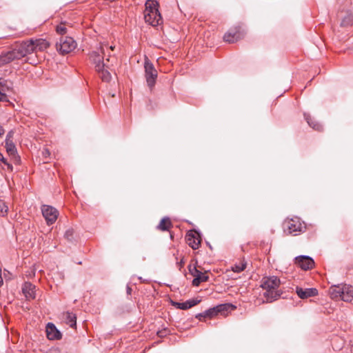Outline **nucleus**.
Returning <instances> with one entry per match:
<instances>
[{"mask_svg": "<svg viewBox=\"0 0 353 353\" xmlns=\"http://www.w3.org/2000/svg\"><path fill=\"white\" fill-rule=\"evenodd\" d=\"M56 30L57 32L61 35H64L67 33V29L63 23H61L60 25L57 26Z\"/></svg>", "mask_w": 353, "mask_h": 353, "instance_id": "obj_29", "label": "nucleus"}, {"mask_svg": "<svg viewBox=\"0 0 353 353\" xmlns=\"http://www.w3.org/2000/svg\"><path fill=\"white\" fill-rule=\"evenodd\" d=\"M144 69L147 83L150 88H152L156 83L158 74L154 65L148 57L145 58Z\"/></svg>", "mask_w": 353, "mask_h": 353, "instance_id": "obj_7", "label": "nucleus"}, {"mask_svg": "<svg viewBox=\"0 0 353 353\" xmlns=\"http://www.w3.org/2000/svg\"><path fill=\"white\" fill-rule=\"evenodd\" d=\"M56 46L57 51L61 54H65L77 48V42L70 37H61Z\"/></svg>", "mask_w": 353, "mask_h": 353, "instance_id": "obj_6", "label": "nucleus"}, {"mask_svg": "<svg viewBox=\"0 0 353 353\" xmlns=\"http://www.w3.org/2000/svg\"><path fill=\"white\" fill-rule=\"evenodd\" d=\"M245 34L244 29L241 27L236 28L234 30H230L223 36L225 41L232 43L242 39Z\"/></svg>", "mask_w": 353, "mask_h": 353, "instance_id": "obj_10", "label": "nucleus"}, {"mask_svg": "<svg viewBox=\"0 0 353 353\" xmlns=\"http://www.w3.org/2000/svg\"><path fill=\"white\" fill-rule=\"evenodd\" d=\"M114 48H115V46H110V49L112 50H113L114 49Z\"/></svg>", "mask_w": 353, "mask_h": 353, "instance_id": "obj_39", "label": "nucleus"}, {"mask_svg": "<svg viewBox=\"0 0 353 353\" xmlns=\"http://www.w3.org/2000/svg\"><path fill=\"white\" fill-rule=\"evenodd\" d=\"M353 23V16L352 14L346 15L341 21V26L342 27H347L352 26Z\"/></svg>", "mask_w": 353, "mask_h": 353, "instance_id": "obj_26", "label": "nucleus"}, {"mask_svg": "<svg viewBox=\"0 0 353 353\" xmlns=\"http://www.w3.org/2000/svg\"><path fill=\"white\" fill-rule=\"evenodd\" d=\"M246 266L247 263L244 260H241L239 263H236L232 267V270L234 272L239 273L243 271L246 268Z\"/></svg>", "mask_w": 353, "mask_h": 353, "instance_id": "obj_25", "label": "nucleus"}, {"mask_svg": "<svg viewBox=\"0 0 353 353\" xmlns=\"http://www.w3.org/2000/svg\"><path fill=\"white\" fill-rule=\"evenodd\" d=\"M5 147L7 152L9 155L15 156L17 154V149L15 145L12 142V140H6L5 141Z\"/></svg>", "mask_w": 353, "mask_h": 353, "instance_id": "obj_23", "label": "nucleus"}, {"mask_svg": "<svg viewBox=\"0 0 353 353\" xmlns=\"http://www.w3.org/2000/svg\"><path fill=\"white\" fill-rule=\"evenodd\" d=\"M158 7L159 3L156 0H147L145 3L144 19L152 26H157L162 23Z\"/></svg>", "mask_w": 353, "mask_h": 353, "instance_id": "obj_2", "label": "nucleus"}, {"mask_svg": "<svg viewBox=\"0 0 353 353\" xmlns=\"http://www.w3.org/2000/svg\"><path fill=\"white\" fill-rule=\"evenodd\" d=\"M65 237L69 240L72 241L73 239V230H68L65 233Z\"/></svg>", "mask_w": 353, "mask_h": 353, "instance_id": "obj_30", "label": "nucleus"}, {"mask_svg": "<svg viewBox=\"0 0 353 353\" xmlns=\"http://www.w3.org/2000/svg\"><path fill=\"white\" fill-rule=\"evenodd\" d=\"M110 55H108V57L105 59V61L106 62H109L110 61Z\"/></svg>", "mask_w": 353, "mask_h": 353, "instance_id": "obj_40", "label": "nucleus"}, {"mask_svg": "<svg viewBox=\"0 0 353 353\" xmlns=\"http://www.w3.org/2000/svg\"><path fill=\"white\" fill-rule=\"evenodd\" d=\"M13 134L14 132L12 131H10L8 134H7V136H6V140H11V138L13 136Z\"/></svg>", "mask_w": 353, "mask_h": 353, "instance_id": "obj_31", "label": "nucleus"}, {"mask_svg": "<svg viewBox=\"0 0 353 353\" xmlns=\"http://www.w3.org/2000/svg\"><path fill=\"white\" fill-rule=\"evenodd\" d=\"M33 43L34 52L37 51H43L50 46L49 42L44 39H33Z\"/></svg>", "mask_w": 353, "mask_h": 353, "instance_id": "obj_17", "label": "nucleus"}, {"mask_svg": "<svg viewBox=\"0 0 353 353\" xmlns=\"http://www.w3.org/2000/svg\"><path fill=\"white\" fill-rule=\"evenodd\" d=\"M201 300L197 299H189L183 303H174V305L176 306L177 308L181 310H187L191 308L192 307L197 305Z\"/></svg>", "mask_w": 353, "mask_h": 353, "instance_id": "obj_18", "label": "nucleus"}, {"mask_svg": "<svg viewBox=\"0 0 353 353\" xmlns=\"http://www.w3.org/2000/svg\"><path fill=\"white\" fill-rule=\"evenodd\" d=\"M305 119L306 120L308 125L312 128L314 130L321 131L323 129L321 124L319 122L314 121L310 114L305 113L304 114Z\"/></svg>", "mask_w": 353, "mask_h": 353, "instance_id": "obj_20", "label": "nucleus"}, {"mask_svg": "<svg viewBox=\"0 0 353 353\" xmlns=\"http://www.w3.org/2000/svg\"><path fill=\"white\" fill-rule=\"evenodd\" d=\"M105 48H108L106 44H101L98 51H93L90 54V59L94 65L96 71H100L103 66L108 68V65L104 61L103 55H105Z\"/></svg>", "mask_w": 353, "mask_h": 353, "instance_id": "obj_5", "label": "nucleus"}, {"mask_svg": "<svg viewBox=\"0 0 353 353\" xmlns=\"http://www.w3.org/2000/svg\"><path fill=\"white\" fill-rule=\"evenodd\" d=\"M3 278H2V276L0 275V287L3 285Z\"/></svg>", "mask_w": 353, "mask_h": 353, "instance_id": "obj_36", "label": "nucleus"}, {"mask_svg": "<svg viewBox=\"0 0 353 353\" xmlns=\"http://www.w3.org/2000/svg\"><path fill=\"white\" fill-rule=\"evenodd\" d=\"M171 226L172 223L170 219L168 217H164L160 221L157 228L162 231H167L170 228Z\"/></svg>", "mask_w": 353, "mask_h": 353, "instance_id": "obj_22", "label": "nucleus"}, {"mask_svg": "<svg viewBox=\"0 0 353 353\" xmlns=\"http://www.w3.org/2000/svg\"><path fill=\"white\" fill-rule=\"evenodd\" d=\"M296 292L297 295L303 299L314 296L318 294L316 288L303 289L301 288H296Z\"/></svg>", "mask_w": 353, "mask_h": 353, "instance_id": "obj_16", "label": "nucleus"}, {"mask_svg": "<svg viewBox=\"0 0 353 353\" xmlns=\"http://www.w3.org/2000/svg\"><path fill=\"white\" fill-rule=\"evenodd\" d=\"M46 335L50 340L59 339L61 337L60 332L52 323H48L46 325Z\"/></svg>", "mask_w": 353, "mask_h": 353, "instance_id": "obj_13", "label": "nucleus"}, {"mask_svg": "<svg viewBox=\"0 0 353 353\" xmlns=\"http://www.w3.org/2000/svg\"><path fill=\"white\" fill-rule=\"evenodd\" d=\"M4 134V129L3 127L0 125V137Z\"/></svg>", "mask_w": 353, "mask_h": 353, "instance_id": "obj_35", "label": "nucleus"}, {"mask_svg": "<svg viewBox=\"0 0 353 353\" xmlns=\"http://www.w3.org/2000/svg\"><path fill=\"white\" fill-rule=\"evenodd\" d=\"M110 66L108 65V68H106V66H103V69L100 71H97L102 81L108 82L111 79V74L109 72Z\"/></svg>", "mask_w": 353, "mask_h": 353, "instance_id": "obj_21", "label": "nucleus"}, {"mask_svg": "<svg viewBox=\"0 0 353 353\" xmlns=\"http://www.w3.org/2000/svg\"><path fill=\"white\" fill-rule=\"evenodd\" d=\"M33 39L25 41L0 57V64H7L14 60L23 58L27 54L34 52Z\"/></svg>", "mask_w": 353, "mask_h": 353, "instance_id": "obj_1", "label": "nucleus"}, {"mask_svg": "<svg viewBox=\"0 0 353 353\" xmlns=\"http://www.w3.org/2000/svg\"><path fill=\"white\" fill-rule=\"evenodd\" d=\"M286 224L288 232L294 236L297 235L299 232H301L304 228L302 223L298 219H292L288 221Z\"/></svg>", "mask_w": 353, "mask_h": 353, "instance_id": "obj_12", "label": "nucleus"}, {"mask_svg": "<svg viewBox=\"0 0 353 353\" xmlns=\"http://www.w3.org/2000/svg\"><path fill=\"white\" fill-rule=\"evenodd\" d=\"M6 98V94L0 92V101Z\"/></svg>", "mask_w": 353, "mask_h": 353, "instance_id": "obj_32", "label": "nucleus"}, {"mask_svg": "<svg viewBox=\"0 0 353 353\" xmlns=\"http://www.w3.org/2000/svg\"><path fill=\"white\" fill-rule=\"evenodd\" d=\"M208 279V276L201 272L196 278H194L192 285L194 286H199L201 283L207 281Z\"/></svg>", "mask_w": 353, "mask_h": 353, "instance_id": "obj_24", "label": "nucleus"}, {"mask_svg": "<svg viewBox=\"0 0 353 353\" xmlns=\"http://www.w3.org/2000/svg\"><path fill=\"white\" fill-rule=\"evenodd\" d=\"M127 292H128V294H129L131 293V288H130V287H128V288H127Z\"/></svg>", "mask_w": 353, "mask_h": 353, "instance_id": "obj_37", "label": "nucleus"}, {"mask_svg": "<svg viewBox=\"0 0 353 353\" xmlns=\"http://www.w3.org/2000/svg\"><path fill=\"white\" fill-rule=\"evenodd\" d=\"M43 154L44 155V157H47L50 154V152L48 150H45V151L43 152Z\"/></svg>", "mask_w": 353, "mask_h": 353, "instance_id": "obj_33", "label": "nucleus"}, {"mask_svg": "<svg viewBox=\"0 0 353 353\" xmlns=\"http://www.w3.org/2000/svg\"><path fill=\"white\" fill-rule=\"evenodd\" d=\"M188 268H189V272L190 274L193 276L194 278H196L197 276L199 274V273L201 272V271H199V270H197V268H196V266L194 265H190L188 266Z\"/></svg>", "mask_w": 353, "mask_h": 353, "instance_id": "obj_28", "label": "nucleus"}, {"mask_svg": "<svg viewBox=\"0 0 353 353\" xmlns=\"http://www.w3.org/2000/svg\"><path fill=\"white\" fill-rule=\"evenodd\" d=\"M229 307L230 305L228 304L219 305L212 308H210L202 313L196 314V318L199 321H202V319L205 317L212 318L218 315L219 313L226 311Z\"/></svg>", "mask_w": 353, "mask_h": 353, "instance_id": "obj_9", "label": "nucleus"}, {"mask_svg": "<svg viewBox=\"0 0 353 353\" xmlns=\"http://www.w3.org/2000/svg\"><path fill=\"white\" fill-rule=\"evenodd\" d=\"M0 160L4 163H7L6 161V159H4V157L2 156V154L0 153Z\"/></svg>", "mask_w": 353, "mask_h": 353, "instance_id": "obj_34", "label": "nucleus"}, {"mask_svg": "<svg viewBox=\"0 0 353 353\" xmlns=\"http://www.w3.org/2000/svg\"><path fill=\"white\" fill-rule=\"evenodd\" d=\"M63 319L65 323L70 327H74L76 326L77 316L75 314L70 312H64L63 313Z\"/></svg>", "mask_w": 353, "mask_h": 353, "instance_id": "obj_19", "label": "nucleus"}, {"mask_svg": "<svg viewBox=\"0 0 353 353\" xmlns=\"http://www.w3.org/2000/svg\"><path fill=\"white\" fill-rule=\"evenodd\" d=\"M183 263V261L181 260V261L179 263V265L181 266Z\"/></svg>", "mask_w": 353, "mask_h": 353, "instance_id": "obj_38", "label": "nucleus"}, {"mask_svg": "<svg viewBox=\"0 0 353 353\" xmlns=\"http://www.w3.org/2000/svg\"><path fill=\"white\" fill-rule=\"evenodd\" d=\"M8 207L6 205V202L3 200H0V216H6L8 214Z\"/></svg>", "mask_w": 353, "mask_h": 353, "instance_id": "obj_27", "label": "nucleus"}, {"mask_svg": "<svg viewBox=\"0 0 353 353\" xmlns=\"http://www.w3.org/2000/svg\"><path fill=\"white\" fill-rule=\"evenodd\" d=\"M41 212L48 225L55 223L59 216L58 210L48 205H43L41 206Z\"/></svg>", "mask_w": 353, "mask_h": 353, "instance_id": "obj_8", "label": "nucleus"}, {"mask_svg": "<svg viewBox=\"0 0 353 353\" xmlns=\"http://www.w3.org/2000/svg\"><path fill=\"white\" fill-rule=\"evenodd\" d=\"M280 283V279L275 276L264 277L262 279L261 286L265 290L263 296L267 301L272 302L280 296L276 290Z\"/></svg>", "mask_w": 353, "mask_h": 353, "instance_id": "obj_3", "label": "nucleus"}, {"mask_svg": "<svg viewBox=\"0 0 353 353\" xmlns=\"http://www.w3.org/2000/svg\"><path fill=\"white\" fill-rule=\"evenodd\" d=\"M22 292L27 299L35 298V285L30 282H25L22 287Z\"/></svg>", "mask_w": 353, "mask_h": 353, "instance_id": "obj_15", "label": "nucleus"}, {"mask_svg": "<svg viewBox=\"0 0 353 353\" xmlns=\"http://www.w3.org/2000/svg\"><path fill=\"white\" fill-rule=\"evenodd\" d=\"M186 241L188 244L193 249L196 250L199 248L201 240L199 234L188 233L186 236Z\"/></svg>", "mask_w": 353, "mask_h": 353, "instance_id": "obj_14", "label": "nucleus"}, {"mask_svg": "<svg viewBox=\"0 0 353 353\" xmlns=\"http://www.w3.org/2000/svg\"><path fill=\"white\" fill-rule=\"evenodd\" d=\"M330 294L332 299L349 302L353 298V287L347 284L334 285L330 289Z\"/></svg>", "mask_w": 353, "mask_h": 353, "instance_id": "obj_4", "label": "nucleus"}, {"mask_svg": "<svg viewBox=\"0 0 353 353\" xmlns=\"http://www.w3.org/2000/svg\"><path fill=\"white\" fill-rule=\"evenodd\" d=\"M295 263L302 270H308L312 269L314 265L313 259L307 255H300L294 259Z\"/></svg>", "mask_w": 353, "mask_h": 353, "instance_id": "obj_11", "label": "nucleus"}]
</instances>
